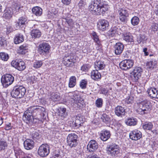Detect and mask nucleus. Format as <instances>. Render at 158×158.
<instances>
[{
    "mask_svg": "<svg viewBox=\"0 0 158 158\" xmlns=\"http://www.w3.org/2000/svg\"><path fill=\"white\" fill-rule=\"evenodd\" d=\"M105 3L103 0H94L89 6V9L97 15H103L108 10V6Z\"/></svg>",
    "mask_w": 158,
    "mask_h": 158,
    "instance_id": "1",
    "label": "nucleus"
},
{
    "mask_svg": "<svg viewBox=\"0 0 158 158\" xmlns=\"http://www.w3.org/2000/svg\"><path fill=\"white\" fill-rule=\"evenodd\" d=\"M26 91L25 88L23 86H15L11 92V95L13 98H21L24 95Z\"/></svg>",
    "mask_w": 158,
    "mask_h": 158,
    "instance_id": "2",
    "label": "nucleus"
},
{
    "mask_svg": "<svg viewBox=\"0 0 158 158\" xmlns=\"http://www.w3.org/2000/svg\"><path fill=\"white\" fill-rule=\"evenodd\" d=\"M120 151L119 146L115 144L108 145L106 147L107 154L112 157L118 156L120 154Z\"/></svg>",
    "mask_w": 158,
    "mask_h": 158,
    "instance_id": "3",
    "label": "nucleus"
},
{
    "mask_svg": "<svg viewBox=\"0 0 158 158\" xmlns=\"http://www.w3.org/2000/svg\"><path fill=\"white\" fill-rule=\"evenodd\" d=\"M118 13L119 15V18L121 23H126L128 21V18L129 14L127 9L125 8H119L118 10Z\"/></svg>",
    "mask_w": 158,
    "mask_h": 158,
    "instance_id": "4",
    "label": "nucleus"
},
{
    "mask_svg": "<svg viewBox=\"0 0 158 158\" xmlns=\"http://www.w3.org/2000/svg\"><path fill=\"white\" fill-rule=\"evenodd\" d=\"M14 80V77L11 74H6L2 76L1 82L4 87H7L12 84Z\"/></svg>",
    "mask_w": 158,
    "mask_h": 158,
    "instance_id": "5",
    "label": "nucleus"
},
{
    "mask_svg": "<svg viewBox=\"0 0 158 158\" xmlns=\"http://www.w3.org/2000/svg\"><path fill=\"white\" fill-rule=\"evenodd\" d=\"M50 152L49 146L47 144H43L38 150V154L42 157L47 156Z\"/></svg>",
    "mask_w": 158,
    "mask_h": 158,
    "instance_id": "6",
    "label": "nucleus"
},
{
    "mask_svg": "<svg viewBox=\"0 0 158 158\" xmlns=\"http://www.w3.org/2000/svg\"><path fill=\"white\" fill-rule=\"evenodd\" d=\"M134 62L131 60H124L119 64L120 68L124 70H127L131 68L133 66Z\"/></svg>",
    "mask_w": 158,
    "mask_h": 158,
    "instance_id": "7",
    "label": "nucleus"
},
{
    "mask_svg": "<svg viewBox=\"0 0 158 158\" xmlns=\"http://www.w3.org/2000/svg\"><path fill=\"white\" fill-rule=\"evenodd\" d=\"M51 47L46 42L40 44L39 45V50L40 53L42 55H45L49 52Z\"/></svg>",
    "mask_w": 158,
    "mask_h": 158,
    "instance_id": "8",
    "label": "nucleus"
},
{
    "mask_svg": "<svg viewBox=\"0 0 158 158\" xmlns=\"http://www.w3.org/2000/svg\"><path fill=\"white\" fill-rule=\"evenodd\" d=\"M109 26V22L104 19H100L97 23V27L98 29L102 31L107 30Z\"/></svg>",
    "mask_w": 158,
    "mask_h": 158,
    "instance_id": "9",
    "label": "nucleus"
},
{
    "mask_svg": "<svg viewBox=\"0 0 158 158\" xmlns=\"http://www.w3.org/2000/svg\"><path fill=\"white\" fill-rule=\"evenodd\" d=\"M11 65L12 66L19 71L23 70L26 68L25 63L24 61L17 60L12 61Z\"/></svg>",
    "mask_w": 158,
    "mask_h": 158,
    "instance_id": "10",
    "label": "nucleus"
},
{
    "mask_svg": "<svg viewBox=\"0 0 158 158\" xmlns=\"http://www.w3.org/2000/svg\"><path fill=\"white\" fill-rule=\"evenodd\" d=\"M23 119L27 123H32L33 122L34 119L32 113L29 110V109L24 113Z\"/></svg>",
    "mask_w": 158,
    "mask_h": 158,
    "instance_id": "11",
    "label": "nucleus"
},
{
    "mask_svg": "<svg viewBox=\"0 0 158 158\" xmlns=\"http://www.w3.org/2000/svg\"><path fill=\"white\" fill-rule=\"evenodd\" d=\"M142 72V69L140 67L135 68L133 70L131 74L135 81H136L140 77Z\"/></svg>",
    "mask_w": 158,
    "mask_h": 158,
    "instance_id": "12",
    "label": "nucleus"
},
{
    "mask_svg": "<svg viewBox=\"0 0 158 158\" xmlns=\"http://www.w3.org/2000/svg\"><path fill=\"white\" fill-rule=\"evenodd\" d=\"M28 109H29V110L32 113H35L36 114H38L41 113L44 114V113L45 111V109L44 108L39 106H31Z\"/></svg>",
    "mask_w": 158,
    "mask_h": 158,
    "instance_id": "13",
    "label": "nucleus"
},
{
    "mask_svg": "<svg viewBox=\"0 0 158 158\" xmlns=\"http://www.w3.org/2000/svg\"><path fill=\"white\" fill-rule=\"evenodd\" d=\"M98 146L96 141L91 140L87 146V149L90 152H92L97 149Z\"/></svg>",
    "mask_w": 158,
    "mask_h": 158,
    "instance_id": "14",
    "label": "nucleus"
},
{
    "mask_svg": "<svg viewBox=\"0 0 158 158\" xmlns=\"http://www.w3.org/2000/svg\"><path fill=\"white\" fill-rule=\"evenodd\" d=\"M114 112L115 114L118 116L122 117L125 114V110L122 106H118L115 108Z\"/></svg>",
    "mask_w": 158,
    "mask_h": 158,
    "instance_id": "15",
    "label": "nucleus"
},
{
    "mask_svg": "<svg viewBox=\"0 0 158 158\" xmlns=\"http://www.w3.org/2000/svg\"><path fill=\"white\" fill-rule=\"evenodd\" d=\"M34 143V139H26L24 142V147L26 149L30 150L33 148Z\"/></svg>",
    "mask_w": 158,
    "mask_h": 158,
    "instance_id": "16",
    "label": "nucleus"
},
{
    "mask_svg": "<svg viewBox=\"0 0 158 158\" xmlns=\"http://www.w3.org/2000/svg\"><path fill=\"white\" fill-rule=\"evenodd\" d=\"M114 48L115 54L117 55H118L122 52L124 46L122 43H117L114 45Z\"/></svg>",
    "mask_w": 158,
    "mask_h": 158,
    "instance_id": "17",
    "label": "nucleus"
},
{
    "mask_svg": "<svg viewBox=\"0 0 158 158\" xmlns=\"http://www.w3.org/2000/svg\"><path fill=\"white\" fill-rule=\"evenodd\" d=\"M76 62L75 59L69 56L65 57L64 58V64L67 67L72 66Z\"/></svg>",
    "mask_w": 158,
    "mask_h": 158,
    "instance_id": "18",
    "label": "nucleus"
},
{
    "mask_svg": "<svg viewBox=\"0 0 158 158\" xmlns=\"http://www.w3.org/2000/svg\"><path fill=\"white\" fill-rule=\"evenodd\" d=\"M106 65L104 61L101 60L96 61L94 63V67L95 68L98 70L104 69L106 67Z\"/></svg>",
    "mask_w": 158,
    "mask_h": 158,
    "instance_id": "19",
    "label": "nucleus"
},
{
    "mask_svg": "<svg viewBox=\"0 0 158 158\" xmlns=\"http://www.w3.org/2000/svg\"><path fill=\"white\" fill-rule=\"evenodd\" d=\"M15 13L11 8H6L5 10L3 17L7 19H10L12 17L13 14Z\"/></svg>",
    "mask_w": 158,
    "mask_h": 158,
    "instance_id": "20",
    "label": "nucleus"
},
{
    "mask_svg": "<svg viewBox=\"0 0 158 158\" xmlns=\"http://www.w3.org/2000/svg\"><path fill=\"white\" fill-rule=\"evenodd\" d=\"M120 31V29L118 27L116 26L112 27L109 31V35L111 37H113L116 34L119 35L121 33V32L119 31Z\"/></svg>",
    "mask_w": 158,
    "mask_h": 158,
    "instance_id": "21",
    "label": "nucleus"
},
{
    "mask_svg": "<svg viewBox=\"0 0 158 158\" xmlns=\"http://www.w3.org/2000/svg\"><path fill=\"white\" fill-rule=\"evenodd\" d=\"M98 70L96 69L93 70L91 73V78L95 80H97L101 78V74Z\"/></svg>",
    "mask_w": 158,
    "mask_h": 158,
    "instance_id": "22",
    "label": "nucleus"
},
{
    "mask_svg": "<svg viewBox=\"0 0 158 158\" xmlns=\"http://www.w3.org/2000/svg\"><path fill=\"white\" fill-rule=\"evenodd\" d=\"M130 138H141L142 137L141 133L138 130L131 132L129 134Z\"/></svg>",
    "mask_w": 158,
    "mask_h": 158,
    "instance_id": "23",
    "label": "nucleus"
},
{
    "mask_svg": "<svg viewBox=\"0 0 158 158\" xmlns=\"http://www.w3.org/2000/svg\"><path fill=\"white\" fill-rule=\"evenodd\" d=\"M41 35V32L39 29H33L31 31V35L33 38H39Z\"/></svg>",
    "mask_w": 158,
    "mask_h": 158,
    "instance_id": "24",
    "label": "nucleus"
},
{
    "mask_svg": "<svg viewBox=\"0 0 158 158\" xmlns=\"http://www.w3.org/2000/svg\"><path fill=\"white\" fill-rule=\"evenodd\" d=\"M58 115L60 119H64L67 115L66 109L65 108L60 107L58 109Z\"/></svg>",
    "mask_w": 158,
    "mask_h": 158,
    "instance_id": "25",
    "label": "nucleus"
},
{
    "mask_svg": "<svg viewBox=\"0 0 158 158\" xmlns=\"http://www.w3.org/2000/svg\"><path fill=\"white\" fill-rule=\"evenodd\" d=\"M157 90L155 88H151L148 89L147 92L149 96L152 98L156 97Z\"/></svg>",
    "mask_w": 158,
    "mask_h": 158,
    "instance_id": "26",
    "label": "nucleus"
},
{
    "mask_svg": "<svg viewBox=\"0 0 158 158\" xmlns=\"http://www.w3.org/2000/svg\"><path fill=\"white\" fill-rule=\"evenodd\" d=\"M15 156L16 158H31V155L26 154L21 151L15 152Z\"/></svg>",
    "mask_w": 158,
    "mask_h": 158,
    "instance_id": "27",
    "label": "nucleus"
},
{
    "mask_svg": "<svg viewBox=\"0 0 158 158\" xmlns=\"http://www.w3.org/2000/svg\"><path fill=\"white\" fill-rule=\"evenodd\" d=\"M24 40V37L21 34L16 35L14 39V42L16 44L22 42Z\"/></svg>",
    "mask_w": 158,
    "mask_h": 158,
    "instance_id": "28",
    "label": "nucleus"
},
{
    "mask_svg": "<svg viewBox=\"0 0 158 158\" xmlns=\"http://www.w3.org/2000/svg\"><path fill=\"white\" fill-rule=\"evenodd\" d=\"M32 12L33 14L36 16H40L42 14V10L38 6H35L32 9Z\"/></svg>",
    "mask_w": 158,
    "mask_h": 158,
    "instance_id": "29",
    "label": "nucleus"
},
{
    "mask_svg": "<svg viewBox=\"0 0 158 158\" xmlns=\"http://www.w3.org/2000/svg\"><path fill=\"white\" fill-rule=\"evenodd\" d=\"M142 127L145 130H151L153 127V125L150 122H146L143 123Z\"/></svg>",
    "mask_w": 158,
    "mask_h": 158,
    "instance_id": "30",
    "label": "nucleus"
},
{
    "mask_svg": "<svg viewBox=\"0 0 158 158\" xmlns=\"http://www.w3.org/2000/svg\"><path fill=\"white\" fill-rule=\"evenodd\" d=\"M125 123L127 125L135 126L137 124V121L136 119L133 118H129L125 120Z\"/></svg>",
    "mask_w": 158,
    "mask_h": 158,
    "instance_id": "31",
    "label": "nucleus"
},
{
    "mask_svg": "<svg viewBox=\"0 0 158 158\" xmlns=\"http://www.w3.org/2000/svg\"><path fill=\"white\" fill-rule=\"evenodd\" d=\"M28 49V47L26 44H23L19 47V49L18 50L19 53L21 54H24L26 52H27Z\"/></svg>",
    "mask_w": 158,
    "mask_h": 158,
    "instance_id": "32",
    "label": "nucleus"
},
{
    "mask_svg": "<svg viewBox=\"0 0 158 158\" xmlns=\"http://www.w3.org/2000/svg\"><path fill=\"white\" fill-rule=\"evenodd\" d=\"M140 104L142 106H143L146 108V110H144L149 111V108L151 107V103L150 101L147 100H145L141 102Z\"/></svg>",
    "mask_w": 158,
    "mask_h": 158,
    "instance_id": "33",
    "label": "nucleus"
},
{
    "mask_svg": "<svg viewBox=\"0 0 158 158\" xmlns=\"http://www.w3.org/2000/svg\"><path fill=\"white\" fill-rule=\"evenodd\" d=\"M100 138H110L111 134L110 131L106 130L105 131H102L100 133Z\"/></svg>",
    "mask_w": 158,
    "mask_h": 158,
    "instance_id": "34",
    "label": "nucleus"
},
{
    "mask_svg": "<svg viewBox=\"0 0 158 158\" xmlns=\"http://www.w3.org/2000/svg\"><path fill=\"white\" fill-rule=\"evenodd\" d=\"M27 21L26 18L24 17L20 18L17 22L16 24V26L20 27L22 25H24Z\"/></svg>",
    "mask_w": 158,
    "mask_h": 158,
    "instance_id": "35",
    "label": "nucleus"
},
{
    "mask_svg": "<svg viewBox=\"0 0 158 158\" xmlns=\"http://www.w3.org/2000/svg\"><path fill=\"white\" fill-rule=\"evenodd\" d=\"M51 99L53 101H59L60 99V94L58 93H52L51 94Z\"/></svg>",
    "mask_w": 158,
    "mask_h": 158,
    "instance_id": "36",
    "label": "nucleus"
},
{
    "mask_svg": "<svg viewBox=\"0 0 158 158\" xmlns=\"http://www.w3.org/2000/svg\"><path fill=\"white\" fill-rule=\"evenodd\" d=\"M76 78L75 76L71 77L69 80V86L70 88H73L76 84Z\"/></svg>",
    "mask_w": 158,
    "mask_h": 158,
    "instance_id": "37",
    "label": "nucleus"
},
{
    "mask_svg": "<svg viewBox=\"0 0 158 158\" xmlns=\"http://www.w3.org/2000/svg\"><path fill=\"white\" fill-rule=\"evenodd\" d=\"M147 39V37L144 34L139 35L137 36V41L138 43H140L141 42H143L146 41Z\"/></svg>",
    "mask_w": 158,
    "mask_h": 158,
    "instance_id": "38",
    "label": "nucleus"
},
{
    "mask_svg": "<svg viewBox=\"0 0 158 158\" xmlns=\"http://www.w3.org/2000/svg\"><path fill=\"white\" fill-rule=\"evenodd\" d=\"M103 122L106 124L110 122L111 119L110 116L106 114H103L101 117Z\"/></svg>",
    "mask_w": 158,
    "mask_h": 158,
    "instance_id": "39",
    "label": "nucleus"
},
{
    "mask_svg": "<svg viewBox=\"0 0 158 158\" xmlns=\"http://www.w3.org/2000/svg\"><path fill=\"white\" fill-rule=\"evenodd\" d=\"M67 143L71 147H75L77 144L75 139H67Z\"/></svg>",
    "mask_w": 158,
    "mask_h": 158,
    "instance_id": "40",
    "label": "nucleus"
},
{
    "mask_svg": "<svg viewBox=\"0 0 158 158\" xmlns=\"http://www.w3.org/2000/svg\"><path fill=\"white\" fill-rule=\"evenodd\" d=\"M91 35L93 40L94 41L97 43V44H99L100 43V41L99 40L98 36L96 33L94 31H93L91 33Z\"/></svg>",
    "mask_w": 158,
    "mask_h": 158,
    "instance_id": "41",
    "label": "nucleus"
},
{
    "mask_svg": "<svg viewBox=\"0 0 158 158\" xmlns=\"http://www.w3.org/2000/svg\"><path fill=\"white\" fill-rule=\"evenodd\" d=\"M123 39L127 42L131 43L133 42V37L130 34L125 35Z\"/></svg>",
    "mask_w": 158,
    "mask_h": 158,
    "instance_id": "42",
    "label": "nucleus"
},
{
    "mask_svg": "<svg viewBox=\"0 0 158 158\" xmlns=\"http://www.w3.org/2000/svg\"><path fill=\"white\" fill-rule=\"evenodd\" d=\"M158 29V24L156 23H153L149 29V31H151L152 34L155 33L156 31Z\"/></svg>",
    "mask_w": 158,
    "mask_h": 158,
    "instance_id": "43",
    "label": "nucleus"
},
{
    "mask_svg": "<svg viewBox=\"0 0 158 158\" xmlns=\"http://www.w3.org/2000/svg\"><path fill=\"white\" fill-rule=\"evenodd\" d=\"M139 22V18L136 16L133 17L131 19V23L133 26H136L138 24Z\"/></svg>",
    "mask_w": 158,
    "mask_h": 158,
    "instance_id": "44",
    "label": "nucleus"
},
{
    "mask_svg": "<svg viewBox=\"0 0 158 158\" xmlns=\"http://www.w3.org/2000/svg\"><path fill=\"white\" fill-rule=\"evenodd\" d=\"M146 110V108L143 106H142L141 108H138L137 110V112L139 114L142 115H143L145 114L148 113L149 112V111H147L144 110Z\"/></svg>",
    "mask_w": 158,
    "mask_h": 158,
    "instance_id": "45",
    "label": "nucleus"
},
{
    "mask_svg": "<svg viewBox=\"0 0 158 158\" xmlns=\"http://www.w3.org/2000/svg\"><path fill=\"white\" fill-rule=\"evenodd\" d=\"M0 58L4 61H6L9 58L8 55L5 52H1L0 53Z\"/></svg>",
    "mask_w": 158,
    "mask_h": 158,
    "instance_id": "46",
    "label": "nucleus"
},
{
    "mask_svg": "<svg viewBox=\"0 0 158 158\" xmlns=\"http://www.w3.org/2000/svg\"><path fill=\"white\" fill-rule=\"evenodd\" d=\"M90 65L89 64H83L81 67V70L83 72V73H81L82 74H83L85 72L88 71L89 69L90 68Z\"/></svg>",
    "mask_w": 158,
    "mask_h": 158,
    "instance_id": "47",
    "label": "nucleus"
},
{
    "mask_svg": "<svg viewBox=\"0 0 158 158\" xmlns=\"http://www.w3.org/2000/svg\"><path fill=\"white\" fill-rule=\"evenodd\" d=\"M156 63L155 61H150L146 63V66L147 68L150 69H152L154 66L156 65Z\"/></svg>",
    "mask_w": 158,
    "mask_h": 158,
    "instance_id": "48",
    "label": "nucleus"
},
{
    "mask_svg": "<svg viewBox=\"0 0 158 158\" xmlns=\"http://www.w3.org/2000/svg\"><path fill=\"white\" fill-rule=\"evenodd\" d=\"M87 81L86 79H83L81 81L80 83V86L82 89H85L86 88Z\"/></svg>",
    "mask_w": 158,
    "mask_h": 158,
    "instance_id": "49",
    "label": "nucleus"
},
{
    "mask_svg": "<svg viewBox=\"0 0 158 158\" xmlns=\"http://www.w3.org/2000/svg\"><path fill=\"white\" fill-rule=\"evenodd\" d=\"M103 103V100L102 98H98L95 102V105L98 108H100L102 106Z\"/></svg>",
    "mask_w": 158,
    "mask_h": 158,
    "instance_id": "50",
    "label": "nucleus"
},
{
    "mask_svg": "<svg viewBox=\"0 0 158 158\" xmlns=\"http://www.w3.org/2000/svg\"><path fill=\"white\" fill-rule=\"evenodd\" d=\"M133 98L132 97L129 96L125 99V104H132L133 102Z\"/></svg>",
    "mask_w": 158,
    "mask_h": 158,
    "instance_id": "51",
    "label": "nucleus"
},
{
    "mask_svg": "<svg viewBox=\"0 0 158 158\" xmlns=\"http://www.w3.org/2000/svg\"><path fill=\"white\" fill-rule=\"evenodd\" d=\"M6 143L2 140H0V150H4L7 147Z\"/></svg>",
    "mask_w": 158,
    "mask_h": 158,
    "instance_id": "52",
    "label": "nucleus"
},
{
    "mask_svg": "<svg viewBox=\"0 0 158 158\" xmlns=\"http://www.w3.org/2000/svg\"><path fill=\"white\" fill-rule=\"evenodd\" d=\"M42 64V63L41 61H37L35 62L33 64V67L36 69L40 68Z\"/></svg>",
    "mask_w": 158,
    "mask_h": 158,
    "instance_id": "53",
    "label": "nucleus"
},
{
    "mask_svg": "<svg viewBox=\"0 0 158 158\" xmlns=\"http://www.w3.org/2000/svg\"><path fill=\"white\" fill-rule=\"evenodd\" d=\"M0 45L1 46H4L6 45V40L2 37H0Z\"/></svg>",
    "mask_w": 158,
    "mask_h": 158,
    "instance_id": "54",
    "label": "nucleus"
},
{
    "mask_svg": "<svg viewBox=\"0 0 158 158\" xmlns=\"http://www.w3.org/2000/svg\"><path fill=\"white\" fill-rule=\"evenodd\" d=\"M31 137L32 138H36L39 135V133L36 131H33L31 134Z\"/></svg>",
    "mask_w": 158,
    "mask_h": 158,
    "instance_id": "55",
    "label": "nucleus"
},
{
    "mask_svg": "<svg viewBox=\"0 0 158 158\" xmlns=\"http://www.w3.org/2000/svg\"><path fill=\"white\" fill-rule=\"evenodd\" d=\"M14 8L15 9V10L14 11V12H15V14H16V12L19 11L21 8V5L19 4H15V5Z\"/></svg>",
    "mask_w": 158,
    "mask_h": 158,
    "instance_id": "56",
    "label": "nucleus"
},
{
    "mask_svg": "<svg viewBox=\"0 0 158 158\" xmlns=\"http://www.w3.org/2000/svg\"><path fill=\"white\" fill-rule=\"evenodd\" d=\"M156 144V142L153 139L150 140L149 141V145L151 146L152 148H153Z\"/></svg>",
    "mask_w": 158,
    "mask_h": 158,
    "instance_id": "57",
    "label": "nucleus"
},
{
    "mask_svg": "<svg viewBox=\"0 0 158 158\" xmlns=\"http://www.w3.org/2000/svg\"><path fill=\"white\" fill-rule=\"evenodd\" d=\"M101 93L102 94H103L105 95H106L108 92V90L105 88H102L101 89Z\"/></svg>",
    "mask_w": 158,
    "mask_h": 158,
    "instance_id": "58",
    "label": "nucleus"
},
{
    "mask_svg": "<svg viewBox=\"0 0 158 158\" xmlns=\"http://www.w3.org/2000/svg\"><path fill=\"white\" fill-rule=\"evenodd\" d=\"M77 137V135L74 133H71L69 134L67 137V138H75Z\"/></svg>",
    "mask_w": 158,
    "mask_h": 158,
    "instance_id": "59",
    "label": "nucleus"
},
{
    "mask_svg": "<svg viewBox=\"0 0 158 158\" xmlns=\"http://www.w3.org/2000/svg\"><path fill=\"white\" fill-rule=\"evenodd\" d=\"M13 30V28L10 25L8 26L7 27V33L8 34L11 32Z\"/></svg>",
    "mask_w": 158,
    "mask_h": 158,
    "instance_id": "60",
    "label": "nucleus"
},
{
    "mask_svg": "<svg viewBox=\"0 0 158 158\" xmlns=\"http://www.w3.org/2000/svg\"><path fill=\"white\" fill-rule=\"evenodd\" d=\"M85 5V0H81L80 1V7H84Z\"/></svg>",
    "mask_w": 158,
    "mask_h": 158,
    "instance_id": "61",
    "label": "nucleus"
},
{
    "mask_svg": "<svg viewBox=\"0 0 158 158\" xmlns=\"http://www.w3.org/2000/svg\"><path fill=\"white\" fill-rule=\"evenodd\" d=\"M71 0H62V2L65 5H68L70 3Z\"/></svg>",
    "mask_w": 158,
    "mask_h": 158,
    "instance_id": "62",
    "label": "nucleus"
},
{
    "mask_svg": "<svg viewBox=\"0 0 158 158\" xmlns=\"http://www.w3.org/2000/svg\"><path fill=\"white\" fill-rule=\"evenodd\" d=\"M11 128V124L10 123H8L6 125L5 129L6 130H8Z\"/></svg>",
    "mask_w": 158,
    "mask_h": 158,
    "instance_id": "63",
    "label": "nucleus"
},
{
    "mask_svg": "<svg viewBox=\"0 0 158 158\" xmlns=\"http://www.w3.org/2000/svg\"><path fill=\"white\" fill-rule=\"evenodd\" d=\"M67 23L69 25H71L72 23V20L71 19H65Z\"/></svg>",
    "mask_w": 158,
    "mask_h": 158,
    "instance_id": "64",
    "label": "nucleus"
}]
</instances>
